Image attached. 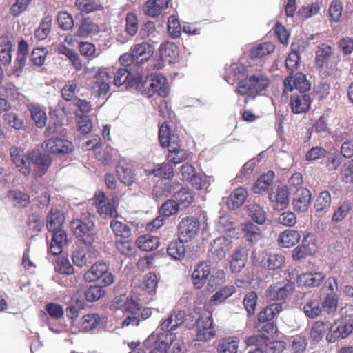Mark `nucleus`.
Returning a JSON list of instances; mask_svg holds the SVG:
<instances>
[{"instance_id":"f257e3e1","label":"nucleus","mask_w":353,"mask_h":353,"mask_svg":"<svg viewBox=\"0 0 353 353\" xmlns=\"http://www.w3.org/2000/svg\"><path fill=\"white\" fill-rule=\"evenodd\" d=\"M270 84V79L263 73H257L250 75L239 81L236 92L239 94L245 97L244 101L248 103L253 100L260 92L267 90Z\"/></svg>"},{"instance_id":"f03ea898","label":"nucleus","mask_w":353,"mask_h":353,"mask_svg":"<svg viewBox=\"0 0 353 353\" xmlns=\"http://www.w3.org/2000/svg\"><path fill=\"white\" fill-rule=\"evenodd\" d=\"M94 225L92 217L89 213H83L79 218L71 221V228L75 236L88 245L94 241Z\"/></svg>"},{"instance_id":"7ed1b4c3","label":"nucleus","mask_w":353,"mask_h":353,"mask_svg":"<svg viewBox=\"0 0 353 353\" xmlns=\"http://www.w3.org/2000/svg\"><path fill=\"white\" fill-rule=\"evenodd\" d=\"M100 279L103 286H109L114 281V276L109 271L108 264L103 261L94 263L83 275V279L86 282H94Z\"/></svg>"},{"instance_id":"20e7f679","label":"nucleus","mask_w":353,"mask_h":353,"mask_svg":"<svg viewBox=\"0 0 353 353\" xmlns=\"http://www.w3.org/2000/svg\"><path fill=\"white\" fill-rule=\"evenodd\" d=\"M315 62L319 67L327 70L329 74H332L336 69V62L332 46L325 43L318 45L315 52Z\"/></svg>"},{"instance_id":"39448f33","label":"nucleus","mask_w":353,"mask_h":353,"mask_svg":"<svg viewBox=\"0 0 353 353\" xmlns=\"http://www.w3.org/2000/svg\"><path fill=\"white\" fill-rule=\"evenodd\" d=\"M330 332L326 336L329 343H334L339 339L347 337L353 331V315H348L329 325Z\"/></svg>"},{"instance_id":"423d86ee","label":"nucleus","mask_w":353,"mask_h":353,"mask_svg":"<svg viewBox=\"0 0 353 353\" xmlns=\"http://www.w3.org/2000/svg\"><path fill=\"white\" fill-rule=\"evenodd\" d=\"M174 337L172 333L152 334L145 341L144 345L150 350L149 353H168Z\"/></svg>"},{"instance_id":"0eeeda50","label":"nucleus","mask_w":353,"mask_h":353,"mask_svg":"<svg viewBox=\"0 0 353 353\" xmlns=\"http://www.w3.org/2000/svg\"><path fill=\"white\" fill-rule=\"evenodd\" d=\"M196 336L198 341H207L215 336L212 314L205 311L201 314L196 322Z\"/></svg>"},{"instance_id":"6e6552de","label":"nucleus","mask_w":353,"mask_h":353,"mask_svg":"<svg viewBox=\"0 0 353 353\" xmlns=\"http://www.w3.org/2000/svg\"><path fill=\"white\" fill-rule=\"evenodd\" d=\"M232 248L230 239L221 236L214 239L210 244L208 255L214 261L217 262L224 259Z\"/></svg>"},{"instance_id":"1a4fd4ad","label":"nucleus","mask_w":353,"mask_h":353,"mask_svg":"<svg viewBox=\"0 0 353 353\" xmlns=\"http://www.w3.org/2000/svg\"><path fill=\"white\" fill-rule=\"evenodd\" d=\"M42 147L47 152L55 154H68L74 150V145L71 141L60 138L46 140Z\"/></svg>"},{"instance_id":"9d476101","label":"nucleus","mask_w":353,"mask_h":353,"mask_svg":"<svg viewBox=\"0 0 353 353\" xmlns=\"http://www.w3.org/2000/svg\"><path fill=\"white\" fill-rule=\"evenodd\" d=\"M117 174L121 182L128 186L132 185L136 181L134 166L128 159H121L119 162Z\"/></svg>"},{"instance_id":"9b49d317","label":"nucleus","mask_w":353,"mask_h":353,"mask_svg":"<svg viewBox=\"0 0 353 353\" xmlns=\"http://www.w3.org/2000/svg\"><path fill=\"white\" fill-rule=\"evenodd\" d=\"M200 228L196 219L187 217L183 219L179 224V237L185 242L194 238Z\"/></svg>"},{"instance_id":"f8f14e48","label":"nucleus","mask_w":353,"mask_h":353,"mask_svg":"<svg viewBox=\"0 0 353 353\" xmlns=\"http://www.w3.org/2000/svg\"><path fill=\"white\" fill-rule=\"evenodd\" d=\"M94 202L97 212L104 216L115 217L117 212L113 199L108 198L104 192H99L95 194Z\"/></svg>"},{"instance_id":"ddd939ff","label":"nucleus","mask_w":353,"mask_h":353,"mask_svg":"<svg viewBox=\"0 0 353 353\" xmlns=\"http://www.w3.org/2000/svg\"><path fill=\"white\" fill-rule=\"evenodd\" d=\"M150 88L145 90V95L148 97L152 96L154 93L165 97L168 94V87L166 78L161 73H157L151 76L150 83L148 84Z\"/></svg>"},{"instance_id":"4468645a","label":"nucleus","mask_w":353,"mask_h":353,"mask_svg":"<svg viewBox=\"0 0 353 353\" xmlns=\"http://www.w3.org/2000/svg\"><path fill=\"white\" fill-rule=\"evenodd\" d=\"M284 92H292L294 89L299 90V92L305 93L310 89V83L306 79L305 76L302 73H297L295 76H290L283 82Z\"/></svg>"},{"instance_id":"2eb2a0df","label":"nucleus","mask_w":353,"mask_h":353,"mask_svg":"<svg viewBox=\"0 0 353 353\" xmlns=\"http://www.w3.org/2000/svg\"><path fill=\"white\" fill-rule=\"evenodd\" d=\"M269 199L276 210H281L287 208L289 203V193L286 186H278L272 189L269 194Z\"/></svg>"},{"instance_id":"dca6fc26","label":"nucleus","mask_w":353,"mask_h":353,"mask_svg":"<svg viewBox=\"0 0 353 353\" xmlns=\"http://www.w3.org/2000/svg\"><path fill=\"white\" fill-rule=\"evenodd\" d=\"M293 289V283L287 280L283 284L270 285L266 291V296L271 300H283L292 293Z\"/></svg>"},{"instance_id":"f3484780","label":"nucleus","mask_w":353,"mask_h":353,"mask_svg":"<svg viewBox=\"0 0 353 353\" xmlns=\"http://www.w3.org/2000/svg\"><path fill=\"white\" fill-rule=\"evenodd\" d=\"M311 192L304 188H299L293 198V208L297 212H305L310 206L311 201Z\"/></svg>"},{"instance_id":"a211bd4d","label":"nucleus","mask_w":353,"mask_h":353,"mask_svg":"<svg viewBox=\"0 0 353 353\" xmlns=\"http://www.w3.org/2000/svg\"><path fill=\"white\" fill-rule=\"evenodd\" d=\"M311 99L309 94L303 92H294L290 98V106L294 114H302L308 111Z\"/></svg>"},{"instance_id":"6ab92c4d","label":"nucleus","mask_w":353,"mask_h":353,"mask_svg":"<svg viewBox=\"0 0 353 353\" xmlns=\"http://www.w3.org/2000/svg\"><path fill=\"white\" fill-rule=\"evenodd\" d=\"M130 53L136 64H143L153 54V48L148 42H142L134 45L130 49Z\"/></svg>"},{"instance_id":"aec40b11","label":"nucleus","mask_w":353,"mask_h":353,"mask_svg":"<svg viewBox=\"0 0 353 353\" xmlns=\"http://www.w3.org/2000/svg\"><path fill=\"white\" fill-rule=\"evenodd\" d=\"M27 160L32 162L38 168L37 174L40 176L44 174L51 163L49 155L41 154L39 150H34L28 153Z\"/></svg>"},{"instance_id":"412c9836","label":"nucleus","mask_w":353,"mask_h":353,"mask_svg":"<svg viewBox=\"0 0 353 353\" xmlns=\"http://www.w3.org/2000/svg\"><path fill=\"white\" fill-rule=\"evenodd\" d=\"M185 317V312L175 311L161 323L159 327L164 333H171V331L176 330L183 323Z\"/></svg>"},{"instance_id":"4be33fe9","label":"nucleus","mask_w":353,"mask_h":353,"mask_svg":"<svg viewBox=\"0 0 353 353\" xmlns=\"http://www.w3.org/2000/svg\"><path fill=\"white\" fill-rule=\"evenodd\" d=\"M210 273V266L206 262H201L195 266L192 274V280L194 285L201 288L205 283Z\"/></svg>"},{"instance_id":"5701e85b","label":"nucleus","mask_w":353,"mask_h":353,"mask_svg":"<svg viewBox=\"0 0 353 353\" xmlns=\"http://www.w3.org/2000/svg\"><path fill=\"white\" fill-rule=\"evenodd\" d=\"M52 232V240L48 250L52 255L57 256L63 252V248L67 243V234L63 230Z\"/></svg>"},{"instance_id":"b1692460","label":"nucleus","mask_w":353,"mask_h":353,"mask_svg":"<svg viewBox=\"0 0 353 353\" xmlns=\"http://www.w3.org/2000/svg\"><path fill=\"white\" fill-rule=\"evenodd\" d=\"M158 279L155 274L150 272L145 275L140 284V288L149 300L153 299L157 292Z\"/></svg>"},{"instance_id":"393cba45","label":"nucleus","mask_w":353,"mask_h":353,"mask_svg":"<svg viewBox=\"0 0 353 353\" xmlns=\"http://www.w3.org/2000/svg\"><path fill=\"white\" fill-rule=\"evenodd\" d=\"M240 230L243 234V237L250 243H256L262 238L259 228L250 221L241 223Z\"/></svg>"},{"instance_id":"a878e982","label":"nucleus","mask_w":353,"mask_h":353,"mask_svg":"<svg viewBox=\"0 0 353 353\" xmlns=\"http://www.w3.org/2000/svg\"><path fill=\"white\" fill-rule=\"evenodd\" d=\"M248 196V192L245 188H237L228 196L227 205L230 209H237L245 203Z\"/></svg>"},{"instance_id":"bb28decb","label":"nucleus","mask_w":353,"mask_h":353,"mask_svg":"<svg viewBox=\"0 0 353 353\" xmlns=\"http://www.w3.org/2000/svg\"><path fill=\"white\" fill-rule=\"evenodd\" d=\"M168 148V154L167 155V159L169 162L172 163L174 165L181 163L185 160L189 159L191 154L185 150L181 149L177 143L170 145Z\"/></svg>"},{"instance_id":"cd10ccee","label":"nucleus","mask_w":353,"mask_h":353,"mask_svg":"<svg viewBox=\"0 0 353 353\" xmlns=\"http://www.w3.org/2000/svg\"><path fill=\"white\" fill-rule=\"evenodd\" d=\"M99 26L90 19H84L79 24L76 34L79 38L85 39L96 35L99 32Z\"/></svg>"},{"instance_id":"c85d7f7f","label":"nucleus","mask_w":353,"mask_h":353,"mask_svg":"<svg viewBox=\"0 0 353 353\" xmlns=\"http://www.w3.org/2000/svg\"><path fill=\"white\" fill-rule=\"evenodd\" d=\"M325 279L321 272H307L301 274L297 278V283L300 286L316 287Z\"/></svg>"},{"instance_id":"c756f323","label":"nucleus","mask_w":353,"mask_h":353,"mask_svg":"<svg viewBox=\"0 0 353 353\" xmlns=\"http://www.w3.org/2000/svg\"><path fill=\"white\" fill-rule=\"evenodd\" d=\"M65 221L63 214L57 209H52L47 217V228L50 232L63 230Z\"/></svg>"},{"instance_id":"7c9ffc66","label":"nucleus","mask_w":353,"mask_h":353,"mask_svg":"<svg viewBox=\"0 0 353 353\" xmlns=\"http://www.w3.org/2000/svg\"><path fill=\"white\" fill-rule=\"evenodd\" d=\"M169 0H148L144 6V12L150 17H156L168 8Z\"/></svg>"},{"instance_id":"2f4dec72","label":"nucleus","mask_w":353,"mask_h":353,"mask_svg":"<svg viewBox=\"0 0 353 353\" xmlns=\"http://www.w3.org/2000/svg\"><path fill=\"white\" fill-rule=\"evenodd\" d=\"M301 235L298 231L288 229L281 232L279 236V245L283 248H290L300 240Z\"/></svg>"},{"instance_id":"473e14b6","label":"nucleus","mask_w":353,"mask_h":353,"mask_svg":"<svg viewBox=\"0 0 353 353\" xmlns=\"http://www.w3.org/2000/svg\"><path fill=\"white\" fill-rule=\"evenodd\" d=\"M174 191V197L181 208H186L190 205L194 201V196L188 188H179L176 185Z\"/></svg>"},{"instance_id":"72a5a7b5","label":"nucleus","mask_w":353,"mask_h":353,"mask_svg":"<svg viewBox=\"0 0 353 353\" xmlns=\"http://www.w3.org/2000/svg\"><path fill=\"white\" fill-rule=\"evenodd\" d=\"M330 205V193L328 191H323L319 194L315 201L314 208L317 213L320 215H323L329 211Z\"/></svg>"},{"instance_id":"f704fd0d","label":"nucleus","mask_w":353,"mask_h":353,"mask_svg":"<svg viewBox=\"0 0 353 353\" xmlns=\"http://www.w3.org/2000/svg\"><path fill=\"white\" fill-rule=\"evenodd\" d=\"M264 268L268 270L281 268L285 263V257L279 252H271L267 254V258L262 261Z\"/></svg>"},{"instance_id":"c9c22d12","label":"nucleus","mask_w":353,"mask_h":353,"mask_svg":"<svg viewBox=\"0 0 353 353\" xmlns=\"http://www.w3.org/2000/svg\"><path fill=\"white\" fill-rule=\"evenodd\" d=\"M239 339L236 336H229L219 341L218 350L219 353H237Z\"/></svg>"},{"instance_id":"e433bc0d","label":"nucleus","mask_w":353,"mask_h":353,"mask_svg":"<svg viewBox=\"0 0 353 353\" xmlns=\"http://www.w3.org/2000/svg\"><path fill=\"white\" fill-rule=\"evenodd\" d=\"M174 182L161 181L158 183L153 188L152 194L156 199H161L163 197L168 196L170 194H174L176 186Z\"/></svg>"},{"instance_id":"4c0bfd02","label":"nucleus","mask_w":353,"mask_h":353,"mask_svg":"<svg viewBox=\"0 0 353 353\" xmlns=\"http://www.w3.org/2000/svg\"><path fill=\"white\" fill-rule=\"evenodd\" d=\"M185 241L179 238V240L172 241L168 246V254L174 260H181L185 256Z\"/></svg>"},{"instance_id":"58836bf2","label":"nucleus","mask_w":353,"mask_h":353,"mask_svg":"<svg viewBox=\"0 0 353 353\" xmlns=\"http://www.w3.org/2000/svg\"><path fill=\"white\" fill-rule=\"evenodd\" d=\"M101 320V317L98 314L85 315L80 321V329L83 332L92 330L100 325Z\"/></svg>"},{"instance_id":"ea45409f","label":"nucleus","mask_w":353,"mask_h":353,"mask_svg":"<svg viewBox=\"0 0 353 353\" xmlns=\"http://www.w3.org/2000/svg\"><path fill=\"white\" fill-rule=\"evenodd\" d=\"M137 246L143 251H152L159 246V238L151 234L139 236L136 241Z\"/></svg>"},{"instance_id":"a19ab883","label":"nucleus","mask_w":353,"mask_h":353,"mask_svg":"<svg viewBox=\"0 0 353 353\" xmlns=\"http://www.w3.org/2000/svg\"><path fill=\"white\" fill-rule=\"evenodd\" d=\"M225 71V81L230 84H233L234 81L239 80L243 76L245 67L241 63H234L226 68Z\"/></svg>"},{"instance_id":"79ce46f5","label":"nucleus","mask_w":353,"mask_h":353,"mask_svg":"<svg viewBox=\"0 0 353 353\" xmlns=\"http://www.w3.org/2000/svg\"><path fill=\"white\" fill-rule=\"evenodd\" d=\"M236 292V288L233 285H226L221 288L211 296L210 303L217 305L223 303L228 298Z\"/></svg>"},{"instance_id":"37998d69","label":"nucleus","mask_w":353,"mask_h":353,"mask_svg":"<svg viewBox=\"0 0 353 353\" xmlns=\"http://www.w3.org/2000/svg\"><path fill=\"white\" fill-rule=\"evenodd\" d=\"M303 310L306 316L314 319L321 314L323 307L321 302L318 299H312L306 302Z\"/></svg>"},{"instance_id":"c03bdc74","label":"nucleus","mask_w":353,"mask_h":353,"mask_svg":"<svg viewBox=\"0 0 353 353\" xmlns=\"http://www.w3.org/2000/svg\"><path fill=\"white\" fill-rule=\"evenodd\" d=\"M146 172L148 175L153 174L155 176L168 179L174 176L173 167L169 163L157 165L154 168L146 170Z\"/></svg>"},{"instance_id":"a18cd8bd","label":"nucleus","mask_w":353,"mask_h":353,"mask_svg":"<svg viewBox=\"0 0 353 353\" xmlns=\"http://www.w3.org/2000/svg\"><path fill=\"white\" fill-rule=\"evenodd\" d=\"M152 314L150 308L141 307L139 309V313L136 316H127L122 322V327L134 325L137 326L141 321H143L149 318Z\"/></svg>"},{"instance_id":"49530a36","label":"nucleus","mask_w":353,"mask_h":353,"mask_svg":"<svg viewBox=\"0 0 353 353\" xmlns=\"http://www.w3.org/2000/svg\"><path fill=\"white\" fill-rule=\"evenodd\" d=\"M275 46L271 42H265L253 46L250 51L252 59L261 58L270 54L274 50Z\"/></svg>"},{"instance_id":"de8ad7c7","label":"nucleus","mask_w":353,"mask_h":353,"mask_svg":"<svg viewBox=\"0 0 353 353\" xmlns=\"http://www.w3.org/2000/svg\"><path fill=\"white\" fill-rule=\"evenodd\" d=\"M281 303H273L265 307L259 315V321L264 323L272 320L282 310Z\"/></svg>"},{"instance_id":"09e8293b","label":"nucleus","mask_w":353,"mask_h":353,"mask_svg":"<svg viewBox=\"0 0 353 353\" xmlns=\"http://www.w3.org/2000/svg\"><path fill=\"white\" fill-rule=\"evenodd\" d=\"M274 177V173L272 171H268L265 174L261 175L254 184V193L261 194L265 191L270 185Z\"/></svg>"},{"instance_id":"8fccbe9b","label":"nucleus","mask_w":353,"mask_h":353,"mask_svg":"<svg viewBox=\"0 0 353 353\" xmlns=\"http://www.w3.org/2000/svg\"><path fill=\"white\" fill-rule=\"evenodd\" d=\"M352 210V205L349 201L342 202L339 207H337L332 217V222L334 223H339L344 220Z\"/></svg>"},{"instance_id":"3c124183","label":"nucleus","mask_w":353,"mask_h":353,"mask_svg":"<svg viewBox=\"0 0 353 353\" xmlns=\"http://www.w3.org/2000/svg\"><path fill=\"white\" fill-rule=\"evenodd\" d=\"M32 119L38 128H43L47 120L46 112L37 105L30 104L28 105Z\"/></svg>"},{"instance_id":"603ef678","label":"nucleus","mask_w":353,"mask_h":353,"mask_svg":"<svg viewBox=\"0 0 353 353\" xmlns=\"http://www.w3.org/2000/svg\"><path fill=\"white\" fill-rule=\"evenodd\" d=\"M249 216L255 223L262 225L266 221V213L259 205L254 203L248 206Z\"/></svg>"},{"instance_id":"864d4df0","label":"nucleus","mask_w":353,"mask_h":353,"mask_svg":"<svg viewBox=\"0 0 353 353\" xmlns=\"http://www.w3.org/2000/svg\"><path fill=\"white\" fill-rule=\"evenodd\" d=\"M52 18L51 16H46L38 28L35 30L34 35L38 40L45 39L50 33Z\"/></svg>"},{"instance_id":"5fc2aeb1","label":"nucleus","mask_w":353,"mask_h":353,"mask_svg":"<svg viewBox=\"0 0 353 353\" xmlns=\"http://www.w3.org/2000/svg\"><path fill=\"white\" fill-rule=\"evenodd\" d=\"M110 228L117 236L127 239L131 236L130 228L123 222L113 219L111 221Z\"/></svg>"},{"instance_id":"6e6d98bb","label":"nucleus","mask_w":353,"mask_h":353,"mask_svg":"<svg viewBox=\"0 0 353 353\" xmlns=\"http://www.w3.org/2000/svg\"><path fill=\"white\" fill-rule=\"evenodd\" d=\"M75 5L79 10L86 13L100 10L103 8L101 3L95 0H76Z\"/></svg>"},{"instance_id":"4d7b16f0","label":"nucleus","mask_w":353,"mask_h":353,"mask_svg":"<svg viewBox=\"0 0 353 353\" xmlns=\"http://www.w3.org/2000/svg\"><path fill=\"white\" fill-rule=\"evenodd\" d=\"M329 329V325L321 321L314 323L310 331V337L315 342H319Z\"/></svg>"},{"instance_id":"13d9d810","label":"nucleus","mask_w":353,"mask_h":353,"mask_svg":"<svg viewBox=\"0 0 353 353\" xmlns=\"http://www.w3.org/2000/svg\"><path fill=\"white\" fill-rule=\"evenodd\" d=\"M74 264L78 267L85 265L90 261V256L83 248H78L72 254Z\"/></svg>"},{"instance_id":"bf43d9fd","label":"nucleus","mask_w":353,"mask_h":353,"mask_svg":"<svg viewBox=\"0 0 353 353\" xmlns=\"http://www.w3.org/2000/svg\"><path fill=\"white\" fill-rule=\"evenodd\" d=\"M159 139L163 147H169L175 143V137H171L170 130L165 123H163L159 130Z\"/></svg>"},{"instance_id":"052dcab7","label":"nucleus","mask_w":353,"mask_h":353,"mask_svg":"<svg viewBox=\"0 0 353 353\" xmlns=\"http://www.w3.org/2000/svg\"><path fill=\"white\" fill-rule=\"evenodd\" d=\"M157 31L154 22L149 21L145 23L140 28L139 36L141 39H149L152 41L156 37Z\"/></svg>"},{"instance_id":"680f3d73","label":"nucleus","mask_w":353,"mask_h":353,"mask_svg":"<svg viewBox=\"0 0 353 353\" xmlns=\"http://www.w3.org/2000/svg\"><path fill=\"white\" fill-rule=\"evenodd\" d=\"M105 291L101 285H94L90 286L85 292V296L90 302L97 301L103 297Z\"/></svg>"},{"instance_id":"e2e57ef3","label":"nucleus","mask_w":353,"mask_h":353,"mask_svg":"<svg viewBox=\"0 0 353 353\" xmlns=\"http://www.w3.org/2000/svg\"><path fill=\"white\" fill-rule=\"evenodd\" d=\"M139 30L137 17L132 12H129L125 17V30L130 36H134Z\"/></svg>"},{"instance_id":"0e129e2a","label":"nucleus","mask_w":353,"mask_h":353,"mask_svg":"<svg viewBox=\"0 0 353 353\" xmlns=\"http://www.w3.org/2000/svg\"><path fill=\"white\" fill-rule=\"evenodd\" d=\"M179 204L176 200H168L163 203L159 209V213L163 217H169L175 214L179 210Z\"/></svg>"},{"instance_id":"69168bd1","label":"nucleus","mask_w":353,"mask_h":353,"mask_svg":"<svg viewBox=\"0 0 353 353\" xmlns=\"http://www.w3.org/2000/svg\"><path fill=\"white\" fill-rule=\"evenodd\" d=\"M301 245L309 254L312 255L315 254L317 250L316 235L312 233H307L303 236Z\"/></svg>"},{"instance_id":"338daca9","label":"nucleus","mask_w":353,"mask_h":353,"mask_svg":"<svg viewBox=\"0 0 353 353\" xmlns=\"http://www.w3.org/2000/svg\"><path fill=\"white\" fill-rule=\"evenodd\" d=\"M115 246L117 250L123 255L132 256L134 254L136 248L132 241L126 240L116 241Z\"/></svg>"},{"instance_id":"774afa93","label":"nucleus","mask_w":353,"mask_h":353,"mask_svg":"<svg viewBox=\"0 0 353 353\" xmlns=\"http://www.w3.org/2000/svg\"><path fill=\"white\" fill-rule=\"evenodd\" d=\"M320 5L318 2L302 6L298 11V15L303 19H307L316 15L320 10Z\"/></svg>"}]
</instances>
